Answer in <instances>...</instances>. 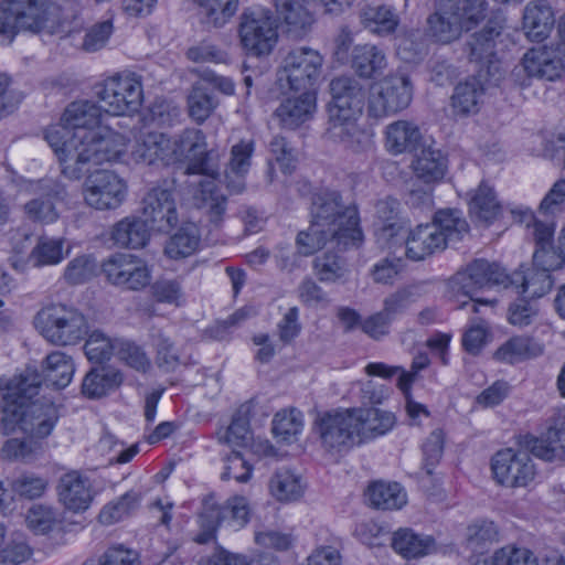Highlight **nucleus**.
I'll return each mask as SVG.
<instances>
[{"label":"nucleus","instance_id":"49530a36","mask_svg":"<svg viewBox=\"0 0 565 565\" xmlns=\"http://www.w3.org/2000/svg\"><path fill=\"white\" fill-rule=\"evenodd\" d=\"M370 504L381 510H397L406 504L407 497L399 483L374 482L366 492Z\"/></svg>","mask_w":565,"mask_h":565},{"label":"nucleus","instance_id":"f704fd0d","mask_svg":"<svg viewBox=\"0 0 565 565\" xmlns=\"http://www.w3.org/2000/svg\"><path fill=\"white\" fill-rule=\"evenodd\" d=\"M354 422L359 430V443L387 433L395 423L392 413L376 407L353 408Z\"/></svg>","mask_w":565,"mask_h":565},{"label":"nucleus","instance_id":"ddd939ff","mask_svg":"<svg viewBox=\"0 0 565 565\" xmlns=\"http://www.w3.org/2000/svg\"><path fill=\"white\" fill-rule=\"evenodd\" d=\"M100 268L109 284L127 290H141L151 279L146 262L132 254H111L102 263Z\"/></svg>","mask_w":565,"mask_h":565},{"label":"nucleus","instance_id":"8fccbe9b","mask_svg":"<svg viewBox=\"0 0 565 565\" xmlns=\"http://www.w3.org/2000/svg\"><path fill=\"white\" fill-rule=\"evenodd\" d=\"M543 353V347L527 337H513L495 352V358L508 363L532 359Z\"/></svg>","mask_w":565,"mask_h":565},{"label":"nucleus","instance_id":"0e129e2a","mask_svg":"<svg viewBox=\"0 0 565 565\" xmlns=\"http://www.w3.org/2000/svg\"><path fill=\"white\" fill-rule=\"evenodd\" d=\"M153 343L157 353L156 363L160 369L166 372H172L182 364V358L179 349L170 338L162 333H158L153 337Z\"/></svg>","mask_w":565,"mask_h":565},{"label":"nucleus","instance_id":"338daca9","mask_svg":"<svg viewBox=\"0 0 565 565\" xmlns=\"http://www.w3.org/2000/svg\"><path fill=\"white\" fill-rule=\"evenodd\" d=\"M82 565H140V561L135 551L115 545L97 557L87 558Z\"/></svg>","mask_w":565,"mask_h":565},{"label":"nucleus","instance_id":"052dcab7","mask_svg":"<svg viewBox=\"0 0 565 565\" xmlns=\"http://www.w3.org/2000/svg\"><path fill=\"white\" fill-rule=\"evenodd\" d=\"M472 273L467 265L465 268L458 270L449 280V289L455 297L465 296L471 301V309L478 312L479 303H493V301L476 299L475 294L479 290Z\"/></svg>","mask_w":565,"mask_h":565},{"label":"nucleus","instance_id":"4d7b16f0","mask_svg":"<svg viewBox=\"0 0 565 565\" xmlns=\"http://www.w3.org/2000/svg\"><path fill=\"white\" fill-rule=\"evenodd\" d=\"M200 243L198 230L190 224L181 227L167 243L164 253L171 259H180L192 255Z\"/></svg>","mask_w":565,"mask_h":565},{"label":"nucleus","instance_id":"aec40b11","mask_svg":"<svg viewBox=\"0 0 565 565\" xmlns=\"http://www.w3.org/2000/svg\"><path fill=\"white\" fill-rule=\"evenodd\" d=\"M102 107L92 100H76L64 110L61 122L70 128L75 137L83 142L87 132H95L102 125Z\"/></svg>","mask_w":565,"mask_h":565},{"label":"nucleus","instance_id":"4c0bfd02","mask_svg":"<svg viewBox=\"0 0 565 565\" xmlns=\"http://www.w3.org/2000/svg\"><path fill=\"white\" fill-rule=\"evenodd\" d=\"M384 52L373 44L354 46L351 55V66L361 78H372L386 67Z\"/></svg>","mask_w":565,"mask_h":565},{"label":"nucleus","instance_id":"c85d7f7f","mask_svg":"<svg viewBox=\"0 0 565 565\" xmlns=\"http://www.w3.org/2000/svg\"><path fill=\"white\" fill-rule=\"evenodd\" d=\"M253 151L252 141H241L232 147L231 159L224 172V182L231 193L239 194L245 190V174L250 167Z\"/></svg>","mask_w":565,"mask_h":565},{"label":"nucleus","instance_id":"5701e85b","mask_svg":"<svg viewBox=\"0 0 565 565\" xmlns=\"http://www.w3.org/2000/svg\"><path fill=\"white\" fill-rule=\"evenodd\" d=\"M407 258L418 262L446 248L445 237L439 228L431 223L419 224L411 230L406 241Z\"/></svg>","mask_w":565,"mask_h":565},{"label":"nucleus","instance_id":"2f4dec72","mask_svg":"<svg viewBox=\"0 0 565 565\" xmlns=\"http://www.w3.org/2000/svg\"><path fill=\"white\" fill-rule=\"evenodd\" d=\"M169 137L161 132L141 135L132 148L131 156L138 163L169 166Z\"/></svg>","mask_w":565,"mask_h":565},{"label":"nucleus","instance_id":"6e6d98bb","mask_svg":"<svg viewBox=\"0 0 565 565\" xmlns=\"http://www.w3.org/2000/svg\"><path fill=\"white\" fill-rule=\"evenodd\" d=\"M468 266L479 290L489 286H502L508 288L509 274L498 264L490 263L486 259H475L469 263Z\"/></svg>","mask_w":565,"mask_h":565},{"label":"nucleus","instance_id":"b1692460","mask_svg":"<svg viewBox=\"0 0 565 565\" xmlns=\"http://www.w3.org/2000/svg\"><path fill=\"white\" fill-rule=\"evenodd\" d=\"M523 70L530 77L555 81L565 71L556 50L546 46L529 50L522 60Z\"/></svg>","mask_w":565,"mask_h":565},{"label":"nucleus","instance_id":"423d86ee","mask_svg":"<svg viewBox=\"0 0 565 565\" xmlns=\"http://www.w3.org/2000/svg\"><path fill=\"white\" fill-rule=\"evenodd\" d=\"M46 21L44 0H4L0 2V44H10L20 31L38 33Z\"/></svg>","mask_w":565,"mask_h":565},{"label":"nucleus","instance_id":"4be33fe9","mask_svg":"<svg viewBox=\"0 0 565 565\" xmlns=\"http://www.w3.org/2000/svg\"><path fill=\"white\" fill-rule=\"evenodd\" d=\"M316 106V90H298L281 100L275 117L284 128L296 129L312 118Z\"/></svg>","mask_w":565,"mask_h":565},{"label":"nucleus","instance_id":"ea45409f","mask_svg":"<svg viewBox=\"0 0 565 565\" xmlns=\"http://www.w3.org/2000/svg\"><path fill=\"white\" fill-rule=\"evenodd\" d=\"M392 547L405 558H417L435 551V540L409 529H399L393 534Z\"/></svg>","mask_w":565,"mask_h":565},{"label":"nucleus","instance_id":"3c124183","mask_svg":"<svg viewBox=\"0 0 565 565\" xmlns=\"http://www.w3.org/2000/svg\"><path fill=\"white\" fill-rule=\"evenodd\" d=\"M484 90V84L477 77L460 82L451 97L454 108L461 114L477 113Z\"/></svg>","mask_w":565,"mask_h":565},{"label":"nucleus","instance_id":"20e7f679","mask_svg":"<svg viewBox=\"0 0 565 565\" xmlns=\"http://www.w3.org/2000/svg\"><path fill=\"white\" fill-rule=\"evenodd\" d=\"M33 323L40 334L54 345H74L87 334L85 316L61 303L41 309Z\"/></svg>","mask_w":565,"mask_h":565},{"label":"nucleus","instance_id":"a19ab883","mask_svg":"<svg viewBox=\"0 0 565 565\" xmlns=\"http://www.w3.org/2000/svg\"><path fill=\"white\" fill-rule=\"evenodd\" d=\"M218 99L211 85L204 82L193 84L188 95L189 116L196 124H203L216 109Z\"/></svg>","mask_w":565,"mask_h":565},{"label":"nucleus","instance_id":"e2e57ef3","mask_svg":"<svg viewBox=\"0 0 565 565\" xmlns=\"http://www.w3.org/2000/svg\"><path fill=\"white\" fill-rule=\"evenodd\" d=\"M302 414L297 409L278 412L273 419V433L281 441L289 443L302 429Z\"/></svg>","mask_w":565,"mask_h":565},{"label":"nucleus","instance_id":"39448f33","mask_svg":"<svg viewBox=\"0 0 565 565\" xmlns=\"http://www.w3.org/2000/svg\"><path fill=\"white\" fill-rule=\"evenodd\" d=\"M94 93L103 103L105 113L114 116L137 113L143 100L141 76L136 73L108 77L94 86Z\"/></svg>","mask_w":565,"mask_h":565},{"label":"nucleus","instance_id":"f3484780","mask_svg":"<svg viewBox=\"0 0 565 565\" xmlns=\"http://www.w3.org/2000/svg\"><path fill=\"white\" fill-rule=\"evenodd\" d=\"M12 416L23 433L44 438L49 436L58 418L56 406L46 399L30 402L13 408Z\"/></svg>","mask_w":565,"mask_h":565},{"label":"nucleus","instance_id":"de8ad7c7","mask_svg":"<svg viewBox=\"0 0 565 565\" xmlns=\"http://www.w3.org/2000/svg\"><path fill=\"white\" fill-rule=\"evenodd\" d=\"M360 18L365 28L379 35H388L393 33L398 25V17L387 6H365Z\"/></svg>","mask_w":565,"mask_h":565},{"label":"nucleus","instance_id":"cd10ccee","mask_svg":"<svg viewBox=\"0 0 565 565\" xmlns=\"http://www.w3.org/2000/svg\"><path fill=\"white\" fill-rule=\"evenodd\" d=\"M555 23L554 12L545 0H534L526 4L523 13V30L531 41L545 40Z\"/></svg>","mask_w":565,"mask_h":565},{"label":"nucleus","instance_id":"9d476101","mask_svg":"<svg viewBox=\"0 0 565 565\" xmlns=\"http://www.w3.org/2000/svg\"><path fill=\"white\" fill-rule=\"evenodd\" d=\"M313 430L321 447L328 452H341L360 444L353 408L318 416Z\"/></svg>","mask_w":565,"mask_h":565},{"label":"nucleus","instance_id":"5fc2aeb1","mask_svg":"<svg viewBox=\"0 0 565 565\" xmlns=\"http://www.w3.org/2000/svg\"><path fill=\"white\" fill-rule=\"evenodd\" d=\"M142 493L137 490H130L121 495L118 500L106 504L99 513V521L104 524H113L118 522L132 512H135L140 504Z\"/></svg>","mask_w":565,"mask_h":565},{"label":"nucleus","instance_id":"58836bf2","mask_svg":"<svg viewBox=\"0 0 565 565\" xmlns=\"http://www.w3.org/2000/svg\"><path fill=\"white\" fill-rule=\"evenodd\" d=\"M415 175L426 184L443 180L447 171V159L440 150L433 147L423 148L413 161Z\"/></svg>","mask_w":565,"mask_h":565},{"label":"nucleus","instance_id":"603ef678","mask_svg":"<svg viewBox=\"0 0 565 565\" xmlns=\"http://www.w3.org/2000/svg\"><path fill=\"white\" fill-rule=\"evenodd\" d=\"M431 225L439 228L445 237L446 245L449 242H457L469 231V225L457 209H444L435 213Z\"/></svg>","mask_w":565,"mask_h":565},{"label":"nucleus","instance_id":"f03ea898","mask_svg":"<svg viewBox=\"0 0 565 565\" xmlns=\"http://www.w3.org/2000/svg\"><path fill=\"white\" fill-rule=\"evenodd\" d=\"M310 215V222L331 233V239L340 250L359 247L362 244L363 233L359 226L358 210L344 205L338 192L326 191L316 194Z\"/></svg>","mask_w":565,"mask_h":565},{"label":"nucleus","instance_id":"bb28decb","mask_svg":"<svg viewBox=\"0 0 565 565\" xmlns=\"http://www.w3.org/2000/svg\"><path fill=\"white\" fill-rule=\"evenodd\" d=\"M57 494L63 505L74 512L86 510L92 502L88 479L77 471H71L60 478Z\"/></svg>","mask_w":565,"mask_h":565},{"label":"nucleus","instance_id":"f8f14e48","mask_svg":"<svg viewBox=\"0 0 565 565\" xmlns=\"http://www.w3.org/2000/svg\"><path fill=\"white\" fill-rule=\"evenodd\" d=\"M127 184L110 170H96L83 183L85 203L97 211L116 210L125 201Z\"/></svg>","mask_w":565,"mask_h":565},{"label":"nucleus","instance_id":"7c9ffc66","mask_svg":"<svg viewBox=\"0 0 565 565\" xmlns=\"http://www.w3.org/2000/svg\"><path fill=\"white\" fill-rule=\"evenodd\" d=\"M553 286L551 274L534 266L526 271L516 270L509 275L508 288L527 298H540L546 295Z\"/></svg>","mask_w":565,"mask_h":565},{"label":"nucleus","instance_id":"c756f323","mask_svg":"<svg viewBox=\"0 0 565 565\" xmlns=\"http://www.w3.org/2000/svg\"><path fill=\"white\" fill-rule=\"evenodd\" d=\"M422 138L419 127L409 120H396L385 129V146L392 154L416 150Z\"/></svg>","mask_w":565,"mask_h":565},{"label":"nucleus","instance_id":"a211bd4d","mask_svg":"<svg viewBox=\"0 0 565 565\" xmlns=\"http://www.w3.org/2000/svg\"><path fill=\"white\" fill-rule=\"evenodd\" d=\"M142 215L151 230L168 232L178 223L173 194L168 189L152 188L142 199Z\"/></svg>","mask_w":565,"mask_h":565},{"label":"nucleus","instance_id":"69168bd1","mask_svg":"<svg viewBox=\"0 0 565 565\" xmlns=\"http://www.w3.org/2000/svg\"><path fill=\"white\" fill-rule=\"evenodd\" d=\"M96 273V262L90 255H79L68 262L63 277L70 285H81L90 280Z\"/></svg>","mask_w":565,"mask_h":565},{"label":"nucleus","instance_id":"4468645a","mask_svg":"<svg viewBox=\"0 0 565 565\" xmlns=\"http://www.w3.org/2000/svg\"><path fill=\"white\" fill-rule=\"evenodd\" d=\"M249 520V507L244 497L228 499L223 505H210L200 515L202 532L195 542L205 544L214 539L215 530L223 522L233 527H243Z\"/></svg>","mask_w":565,"mask_h":565},{"label":"nucleus","instance_id":"473e14b6","mask_svg":"<svg viewBox=\"0 0 565 565\" xmlns=\"http://www.w3.org/2000/svg\"><path fill=\"white\" fill-rule=\"evenodd\" d=\"M122 381L119 370L111 366L93 367L83 379L82 393L90 399L100 398L116 391Z\"/></svg>","mask_w":565,"mask_h":565},{"label":"nucleus","instance_id":"72a5a7b5","mask_svg":"<svg viewBox=\"0 0 565 565\" xmlns=\"http://www.w3.org/2000/svg\"><path fill=\"white\" fill-rule=\"evenodd\" d=\"M41 383V375L35 370L26 369L24 373L8 381L3 388V398L13 408L23 407L33 402L32 398L38 395Z\"/></svg>","mask_w":565,"mask_h":565},{"label":"nucleus","instance_id":"13d9d810","mask_svg":"<svg viewBox=\"0 0 565 565\" xmlns=\"http://www.w3.org/2000/svg\"><path fill=\"white\" fill-rule=\"evenodd\" d=\"M335 247V242L331 239V233L310 222L308 230L301 231L296 237L298 254L310 256L321 249L327 243Z\"/></svg>","mask_w":565,"mask_h":565},{"label":"nucleus","instance_id":"a878e982","mask_svg":"<svg viewBox=\"0 0 565 565\" xmlns=\"http://www.w3.org/2000/svg\"><path fill=\"white\" fill-rule=\"evenodd\" d=\"M359 115L330 116V138L352 151H362L371 145V136L356 124Z\"/></svg>","mask_w":565,"mask_h":565},{"label":"nucleus","instance_id":"680f3d73","mask_svg":"<svg viewBox=\"0 0 565 565\" xmlns=\"http://www.w3.org/2000/svg\"><path fill=\"white\" fill-rule=\"evenodd\" d=\"M313 269L320 281L333 282L345 275L347 264L341 256L327 252L315 258Z\"/></svg>","mask_w":565,"mask_h":565},{"label":"nucleus","instance_id":"c9c22d12","mask_svg":"<svg viewBox=\"0 0 565 565\" xmlns=\"http://www.w3.org/2000/svg\"><path fill=\"white\" fill-rule=\"evenodd\" d=\"M399 202L391 196L377 201L375 205L376 230L379 242L388 243L404 228L405 222L399 217Z\"/></svg>","mask_w":565,"mask_h":565},{"label":"nucleus","instance_id":"774afa93","mask_svg":"<svg viewBox=\"0 0 565 565\" xmlns=\"http://www.w3.org/2000/svg\"><path fill=\"white\" fill-rule=\"evenodd\" d=\"M204 565H278V563L271 554H262L247 559L244 556L220 550L210 556Z\"/></svg>","mask_w":565,"mask_h":565},{"label":"nucleus","instance_id":"0eeeda50","mask_svg":"<svg viewBox=\"0 0 565 565\" xmlns=\"http://www.w3.org/2000/svg\"><path fill=\"white\" fill-rule=\"evenodd\" d=\"M277 20L269 9L259 6L248 7L239 17L241 44L250 55H267L277 42Z\"/></svg>","mask_w":565,"mask_h":565},{"label":"nucleus","instance_id":"412c9836","mask_svg":"<svg viewBox=\"0 0 565 565\" xmlns=\"http://www.w3.org/2000/svg\"><path fill=\"white\" fill-rule=\"evenodd\" d=\"M332 107L330 116L361 115L364 106V89L359 81L351 76H339L331 81Z\"/></svg>","mask_w":565,"mask_h":565},{"label":"nucleus","instance_id":"79ce46f5","mask_svg":"<svg viewBox=\"0 0 565 565\" xmlns=\"http://www.w3.org/2000/svg\"><path fill=\"white\" fill-rule=\"evenodd\" d=\"M469 212L478 222L489 224L501 213V204L497 200L494 190L481 182L469 202Z\"/></svg>","mask_w":565,"mask_h":565},{"label":"nucleus","instance_id":"bf43d9fd","mask_svg":"<svg viewBox=\"0 0 565 565\" xmlns=\"http://www.w3.org/2000/svg\"><path fill=\"white\" fill-rule=\"evenodd\" d=\"M248 406H241L233 416L232 423L223 434L218 435V440L227 445L244 446L250 438L249 422L247 418Z\"/></svg>","mask_w":565,"mask_h":565},{"label":"nucleus","instance_id":"864d4df0","mask_svg":"<svg viewBox=\"0 0 565 565\" xmlns=\"http://www.w3.org/2000/svg\"><path fill=\"white\" fill-rule=\"evenodd\" d=\"M269 490L278 501L298 500L303 494L300 477L287 469L278 470L269 480Z\"/></svg>","mask_w":565,"mask_h":565},{"label":"nucleus","instance_id":"37998d69","mask_svg":"<svg viewBox=\"0 0 565 565\" xmlns=\"http://www.w3.org/2000/svg\"><path fill=\"white\" fill-rule=\"evenodd\" d=\"M500 28L487 24L481 31L473 33L465 45V53L471 63H482L495 54V39Z\"/></svg>","mask_w":565,"mask_h":565},{"label":"nucleus","instance_id":"7ed1b4c3","mask_svg":"<svg viewBox=\"0 0 565 565\" xmlns=\"http://www.w3.org/2000/svg\"><path fill=\"white\" fill-rule=\"evenodd\" d=\"M486 17L484 0H439L438 9L427 19V34L436 42L448 44L462 31L475 28Z\"/></svg>","mask_w":565,"mask_h":565},{"label":"nucleus","instance_id":"1a4fd4ad","mask_svg":"<svg viewBox=\"0 0 565 565\" xmlns=\"http://www.w3.org/2000/svg\"><path fill=\"white\" fill-rule=\"evenodd\" d=\"M414 86L408 74L396 72L371 87L369 114L374 118L395 115L406 109L413 99Z\"/></svg>","mask_w":565,"mask_h":565},{"label":"nucleus","instance_id":"09e8293b","mask_svg":"<svg viewBox=\"0 0 565 565\" xmlns=\"http://www.w3.org/2000/svg\"><path fill=\"white\" fill-rule=\"evenodd\" d=\"M466 546L477 554H483L500 540V531L493 521L479 520L466 530Z\"/></svg>","mask_w":565,"mask_h":565},{"label":"nucleus","instance_id":"e433bc0d","mask_svg":"<svg viewBox=\"0 0 565 565\" xmlns=\"http://www.w3.org/2000/svg\"><path fill=\"white\" fill-rule=\"evenodd\" d=\"M150 225L147 221L130 216L117 222L111 231V239L121 247L141 248L150 238Z\"/></svg>","mask_w":565,"mask_h":565},{"label":"nucleus","instance_id":"c03bdc74","mask_svg":"<svg viewBox=\"0 0 565 565\" xmlns=\"http://www.w3.org/2000/svg\"><path fill=\"white\" fill-rule=\"evenodd\" d=\"M65 239L42 235L32 248L29 260L34 267L52 266L60 264L70 253V247L64 252Z\"/></svg>","mask_w":565,"mask_h":565},{"label":"nucleus","instance_id":"6ab92c4d","mask_svg":"<svg viewBox=\"0 0 565 565\" xmlns=\"http://www.w3.org/2000/svg\"><path fill=\"white\" fill-rule=\"evenodd\" d=\"M70 128L62 125L52 126L45 131V139L62 167V173L73 180L81 179L79 163L75 160V153L79 151L81 141L71 132Z\"/></svg>","mask_w":565,"mask_h":565},{"label":"nucleus","instance_id":"6e6552de","mask_svg":"<svg viewBox=\"0 0 565 565\" xmlns=\"http://www.w3.org/2000/svg\"><path fill=\"white\" fill-rule=\"evenodd\" d=\"M323 65L322 55L310 47H299L290 51L277 72L281 88L292 93L298 90H316Z\"/></svg>","mask_w":565,"mask_h":565},{"label":"nucleus","instance_id":"a18cd8bd","mask_svg":"<svg viewBox=\"0 0 565 565\" xmlns=\"http://www.w3.org/2000/svg\"><path fill=\"white\" fill-rule=\"evenodd\" d=\"M74 372L72 358L60 351L49 354L43 364L45 382L58 390L71 383Z\"/></svg>","mask_w":565,"mask_h":565},{"label":"nucleus","instance_id":"dca6fc26","mask_svg":"<svg viewBox=\"0 0 565 565\" xmlns=\"http://www.w3.org/2000/svg\"><path fill=\"white\" fill-rule=\"evenodd\" d=\"M32 190L35 196L23 206L26 217L32 222L43 224L57 221L60 213L55 204L67 199L66 188L53 180H40L32 184Z\"/></svg>","mask_w":565,"mask_h":565},{"label":"nucleus","instance_id":"9b49d317","mask_svg":"<svg viewBox=\"0 0 565 565\" xmlns=\"http://www.w3.org/2000/svg\"><path fill=\"white\" fill-rule=\"evenodd\" d=\"M86 138L75 153L79 163L81 177L88 170V164H103L117 161L126 151L127 138L108 126L99 127L95 132H87Z\"/></svg>","mask_w":565,"mask_h":565},{"label":"nucleus","instance_id":"2eb2a0df","mask_svg":"<svg viewBox=\"0 0 565 565\" xmlns=\"http://www.w3.org/2000/svg\"><path fill=\"white\" fill-rule=\"evenodd\" d=\"M498 483L505 487H526L535 476L534 465L527 451L507 448L498 451L491 461Z\"/></svg>","mask_w":565,"mask_h":565},{"label":"nucleus","instance_id":"393cba45","mask_svg":"<svg viewBox=\"0 0 565 565\" xmlns=\"http://www.w3.org/2000/svg\"><path fill=\"white\" fill-rule=\"evenodd\" d=\"M317 0H275L276 11L287 24V32L300 39L309 31L313 18L311 7Z\"/></svg>","mask_w":565,"mask_h":565},{"label":"nucleus","instance_id":"f257e3e1","mask_svg":"<svg viewBox=\"0 0 565 565\" xmlns=\"http://www.w3.org/2000/svg\"><path fill=\"white\" fill-rule=\"evenodd\" d=\"M169 164L183 163L186 174L204 177L195 193L196 205L204 211L209 222L218 227L224 220L226 198L217 189V167L211 162L212 151L207 149L204 132L201 129L186 128L172 139L169 138Z\"/></svg>","mask_w":565,"mask_h":565}]
</instances>
